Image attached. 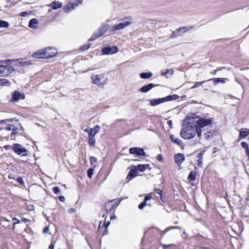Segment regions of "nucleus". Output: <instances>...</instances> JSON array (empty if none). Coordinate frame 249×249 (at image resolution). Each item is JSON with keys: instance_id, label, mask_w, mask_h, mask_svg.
<instances>
[{"instance_id": "7", "label": "nucleus", "mask_w": 249, "mask_h": 249, "mask_svg": "<svg viewBox=\"0 0 249 249\" xmlns=\"http://www.w3.org/2000/svg\"><path fill=\"white\" fill-rule=\"evenodd\" d=\"M131 24V22L126 21L120 22L119 23L111 26L110 28L111 31L114 32L123 29L125 27L129 26Z\"/></svg>"}, {"instance_id": "55", "label": "nucleus", "mask_w": 249, "mask_h": 249, "mask_svg": "<svg viewBox=\"0 0 249 249\" xmlns=\"http://www.w3.org/2000/svg\"><path fill=\"white\" fill-rule=\"evenodd\" d=\"M109 225V222H107V223L105 222V223L103 224V226H104L106 228H107Z\"/></svg>"}, {"instance_id": "10", "label": "nucleus", "mask_w": 249, "mask_h": 249, "mask_svg": "<svg viewBox=\"0 0 249 249\" xmlns=\"http://www.w3.org/2000/svg\"><path fill=\"white\" fill-rule=\"evenodd\" d=\"M174 159L176 163L178 166H180L182 163L185 160V156L184 154L181 153H178L175 155Z\"/></svg>"}, {"instance_id": "3", "label": "nucleus", "mask_w": 249, "mask_h": 249, "mask_svg": "<svg viewBox=\"0 0 249 249\" xmlns=\"http://www.w3.org/2000/svg\"><path fill=\"white\" fill-rule=\"evenodd\" d=\"M177 97H178V96L174 94L173 95H169L164 98L151 99L149 100V102L151 106H155L162 103L176 100L177 99Z\"/></svg>"}, {"instance_id": "22", "label": "nucleus", "mask_w": 249, "mask_h": 249, "mask_svg": "<svg viewBox=\"0 0 249 249\" xmlns=\"http://www.w3.org/2000/svg\"><path fill=\"white\" fill-rule=\"evenodd\" d=\"M153 74L152 72H142L140 73V77L142 79H149Z\"/></svg>"}, {"instance_id": "53", "label": "nucleus", "mask_w": 249, "mask_h": 249, "mask_svg": "<svg viewBox=\"0 0 249 249\" xmlns=\"http://www.w3.org/2000/svg\"><path fill=\"white\" fill-rule=\"evenodd\" d=\"M54 247V245L53 243H51V244L50 245V246L48 248V249H53Z\"/></svg>"}, {"instance_id": "5", "label": "nucleus", "mask_w": 249, "mask_h": 249, "mask_svg": "<svg viewBox=\"0 0 249 249\" xmlns=\"http://www.w3.org/2000/svg\"><path fill=\"white\" fill-rule=\"evenodd\" d=\"M82 2L79 0H72L69 2L63 8V11L67 13H69L72 10H74L79 4H81Z\"/></svg>"}, {"instance_id": "46", "label": "nucleus", "mask_w": 249, "mask_h": 249, "mask_svg": "<svg viewBox=\"0 0 249 249\" xmlns=\"http://www.w3.org/2000/svg\"><path fill=\"white\" fill-rule=\"evenodd\" d=\"M29 15V13L27 12H22L20 13L21 17H27Z\"/></svg>"}, {"instance_id": "9", "label": "nucleus", "mask_w": 249, "mask_h": 249, "mask_svg": "<svg viewBox=\"0 0 249 249\" xmlns=\"http://www.w3.org/2000/svg\"><path fill=\"white\" fill-rule=\"evenodd\" d=\"M129 153L131 154H135L138 156H143L146 155L143 149L139 147H133L129 149Z\"/></svg>"}, {"instance_id": "63", "label": "nucleus", "mask_w": 249, "mask_h": 249, "mask_svg": "<svg viewBox=\"0 0 249 249\" xmlns=\"http://www.w3.org/2000/svg\"><path fill=\"white\" fill-rule=\"evenodd\" d=\"M51 9L49 10V12H51Z\"/></svg>"}, {"instance_id": "2", "label": "nucleus", "mask_w": 249, "mask_h": 249, "mask_svg": "<svg viewBox=\"0 0 249 249\" xmlns=\"http://www.w3.org/2000/svg\"><path fill=\"white\" fill-rule=\"evenodd\" d=\"M12 62H15V65H18L21 63L14 60H0V75L7 76L10 74L14 71V68L10 65Z\"/></svg>"}, {"instance_id": "27", "label": "nucleus", "mask_w": 249, "mask_h": 249, "mask_svg": "<svg viewBox=\"0 0 249 249\" xmlns=\"http://www.w3.org/2000/svg\"><path fill=\"white\" fill-rule=\"evenodd\" d=\"M89 143V145L94 146L95 145V137H88Z\"/></svg>"}, {"instance_id": "6", "label": "nucleus", "mask_w": 249, "mask_h": 249, "mask_svg": "<svg viewBox=\"0 0 249 249\" xmlns=\"http://www.w3.org/2000/svg\"><path fill=\"white\" fill-rule=\"evenodd\" d=\"M12 149L13 151L18 155L21 156L27 155L28 150L20 144H14L12 146Z\"/></svg>"}, {"instance_id": "54", "label": "nucleus", "mask_w": 249, "mask_h": 249, "mask_svg": "<svg viewBox=\"0 0 249 249\" xmlns=\"http://www.w3.org/2000/svg\"><path fill=\"white\" fill-rule=\"evenodd\" d=\"M59 200L60 201L63 202L65 201V197L63 196H61L59 197Z\"/></svg>"}, {"instance_id": "13", "label": "nucleus", "mask_w": 249, "mask_h": 249, "mask_svg": "<svg viewBox=\"0 0 249 249\" xmlns=\"http://www.w3.org/2000/svg\"><path fill=\"white\" fill-rule=\"evenodd\" d=\"M204 153V151L200 152L197 156L198 159L196 160L197 165L199 167H202L203 166V157Z\"/></svg>"}, {"instance_id": "17", "label": "nucleus", "mask_w": 249, "mask_h": 249, "mask_svg": "<svg viewBox=\"0 0 249 249\" xmlns=\"http://www.w3.org/2000/svg\"><path fill=\"white\" fill-rule=\"evenodd\" d=\"M249 134V129L242 128L240 131L239 136L240 138H245Z\"/></svg>"}, {"instance_id": "8", "label": "nucleus", "mask_w": 249, "mask_h": 249, "mask_svg": "<svg viewBox=\"0 0 249 249\" xmlns=\"http://www.w3.org/2000/svg\"><path fill=\"white\" fill-rule=\"evenodd\" d=\"M118 48L117 46H113V47H104L102 50V52L103 54L105 55H109L118 52Z\"/></svg>"}, {"instance_id": "49", "label": "nucleus", "mask_w": 249, "mask_h": 249, "mask_svg": "<svg viewBox=\"0 0 249 249\" xmlns=\"http://www.w3.org/2000/svg\"><path fill=\"white\" fill-rule=\"evenodd\" d=\"M157 160H158L159 161H162V155L160 154L158 155L157 157Z\"/></svg>"}, {"instance_id": "32", "label": "nucleus", "mask_w": 249, "mask_h": 249, "mask_svg": "<svg viewBox=\"0 0 249 249\" xmlns=\"http://www.w3.org/2000/svg\"><path fill=\"white\" fill-rule=\"evenodd\" d=\"M89 160L91 164L93 166H94L97 162V159L94 157H90L89 158Z\"/></svg>"}, {"instance_id": "12", "label": "nucleus", "mask_w": 249, "mask_h": 249, "mask_svg": "<svg viewBox=\"0 0 249 249\" xmlns=\"http://www.w3.org/2000/svg\"><path fill=\"white\" fill-rule=\"evenodd\" d=\"M47 6L52 7L53 9L56 10L62 7V3L58 1H53L52 3L48 4Z\"/></svg>"}, {"instance_id": "26", "label": "nucleus", "mask_w": 249, "mask_h": 249, "mask_svg": "<svg viewBox=\"0 0 249 249\" xmlns=\"http://www.w3.org/2000/svg\"><path fill=\"white\" fill-rule=\"evenodd\" d=\"M188 179L192 180L194 181L196 179V173L195 171H191L190 172L189 176H188Z\"/></svg>"}, {"instance_id": "15", "label": "nucleus", "mask_w": 249, "mask_h": 249, "mask_svg": "<svg viewBox=\"0 0 249 249\" xmlns=\"http://www.w3.org/2000/svg\"><path fill=\"white\" fill-rule=\"evenodd\" d=\"M187 28L186 27H183V28H180L179 29L173 32L171 36V38H174L175 37H177L178 36H179V32H186L187 31Z\"/></svg>"}, {"instance_id": "21", "label": "nucleus", "mask_w": 249, "mask_h": 249, "mask_svg": "<svg viewBox=\"0 0 249 249\" xmlns=\"http://www.w3.org/2000/svg\"><path fill=\"white\" fill-rule=\"evenodd\" d=\"M45 49H48L46 52H47V53H48V55H51V54L52 53H53L54 52H55V53L54 54V55H53V57H54V56L56 55V54H57V50L55 49V48H53V47H47V48H45Z\"/></svg>"}, {"instance_id": "52", "label": "nucleus", "mask_w": 249, "mask_h": 249, "mask_svg": "<svg viewBox=\"0 0 249 249\" xmlns=\"http://www.w3.org/2000/svg\"><path fill=\"white\" fill-rule=\"evenodd\" d=\"M11 148V146L10 145H5L4 146V148L5 149V150H9Z\"/></svg>"}, {"instance_id": "37", "label": "nucleus", "mask_w": 249, "mask_h": 249, "mask_svg": "<svg viewBox=\"0 0 249 249\" xmlns=\"http://www.w3.org/2000/svg\"><path fill=\"white\" fill-rule=\"evenodd\" d=\"M204 82H205V81H203L202 82H197L192 87L191 89H193L198 87H199Z\"/></svg>"}, {"instance_id": "57", "label": "nucleus", "mask_w": 249, "mask_h": 249, "mask_svg": "<svg viewBox=\"0 0 249 249\" xmlns=\"http://www.w3.org/2000/svg\"><path fill=\"white\" fill-rule=\"evenodd\" d=\"M167 124H168V125H169L170 127L171 126V125H172V122L171 120H169L167 122Z\"/></svg>"}, {"instance_id": "61", "label": "nucleus", "mask_w": 249, "mask_h": 249, "mask_svg": "<svg viewBox=\"0 0 249 249\" xmlns=\"http://www.w3.org/2000/svg\"><path fill=\"white\" fill-rule=\"evenodd\" d=\"M101 222L99 224V228H101Z\"/></svg>"}, {"instance_id": "18", "label": "nucleus", "mask_w": 249, "mask_h": 249, "mask_svg": "<svg viewBox=\"0 0 249 249\" xmlns=\"http://www.w3.org/2000/svg\"><path fill=\"white\" fill-rule=\"evenodd\" d=\"M114 204L113 203V201L108 202L105 205V208L107 213L110 212L114 208Z\"/></svg>"}, {"instance_id": "47", "label": "nucleus", "mask_w": 249, "mask_h": 249, "mask_svg": "<svg viewBox=\"0 0 249 249\" xmlns=\"http://www.w3.org/2000/svg\"><path fill=\"white\" fill-rule=\"evenodd\" d=\"M49 231V228L48 227H46L44 228L43 230V232L44 233L48 232Z\"/></svg>"}, {"instance_id": "56", "label": "nucleus", "mask_w": 249, "mask_h": 249, "mask_svg": "<svg viewBox=\"0 0 249 249\" xmlns=\"http://www.w3.org/2000/svg\"><path fill=\"white\" fill-rule=\"evenodd\" d=\"M17 132L16 131V130H14V131H13V132L11 133V137L14 136V135H16L17 134Z\"/></svg>"}, {"instance_id": "38", "label": "nucleus", "mask_w": 249, "mask_h": 249, "mask_svg": "<svg viewBox=\"0 0 249 249\" xmlns=\"http://www.w3.org/2000/svg\"><path fill=\"white\" fill-rule=\"evenodd\" d=\"M179 229L180 227H178V226H171V227H169L166 228L164 230V233H165V232L168 231L169 230H172V229Z\"/></svg>"}, {"instance_id": "25", "label": "nucleus", "mask_w": 249, "mask_h": 249, "mask_svg": "<svg viewBox=\"0 0 249 249\" xmlns=\"http://www.w3.org/2000/svg\"><path fill=\"white\" fill-rule=\"evenodd\" d=\"M241 144L242 146L245 149L247 155L249 158V148L248 143L246 142H242Z\"/></svg>"}, {"instance_id": "41", "label": "nucleus", "mask_w": 249, "mask_h": 249, "mask_svg": "<svg viewBox=\"0 0 249 249\" xmlns=\"http://www.w3.org/2000/svg\"><path fill=\"white\" fill-rule=\"evenodd\" d=\"M154 191L160 196V199H162V191L160 189H155Z\"/></svg>"}, {"instance_id": "44", "label": "nucleus", "mask_w": 249, "mask_h": 249, "mask_svg": "<svg viewBox=\"0 0 249 249\" xmlns=\"http://www.w3.org/2000/svg\"><path fill=\"white\" fill-rule=\"evenodd\" d=\"M12 221H13L14 226H15V225H16L17 224L20 223V221L15 217L12 219Z\"/></svg>"}, {"instance_id": "50", "label": "nucleus", "mask_w": 249, "mask_h": 249, "mask_svg": "<svg viewBox=\"0 0 249 249\" xmlns=\"http://www.w3.org/2000/svg\"><path fill=\"white\" fill-rule=\"evenodd\" d=\"M21 221L24 223H27V222H29V220L26 218H21Z\"/></svg>"}, {"instance_id": "28", "label": "nucleus", "mask_w": 249, "mask_h": 249, "mask_svg": "<svg viewBox=\"0 0 249 249\" xmlns=\"http://www.w3.org/2000/svg\"><path fill=\"white\" fill-rule=\"evenodd\" d=\"M9 26V24L8 22L0 20V28H7Z\"/></svg>"}, {"instance_id": "45", "label": "nucleus", "mask_w": 249, "mask_h": 249, "mask_svg": "<svg viewBox=\"0 0 249 249\" xmlns=\"http://www.w3.org/2000/svg\"><path fill=\"white\" fill-rule=\"evenodd\" d=\"M151 198L152 197L150 194H148L145 196L144 199L145 200V201H147V200H150Z\"/></svg>"}, {"instance_id": "14", "label": "nucleus", "mask_w": 249, "mask_h": 249, "mask_svg": "<svg viewBox=\"0 0 249 249\" xmlns=\"http://www.w3.org/2000/svg\"><path fill=\"white\" fill-rule=\"evenodd\" d=\"M137 176V172L136 170L133 169H131L126 179L129 181L132 179L133 178H135Z\"/></svg>"}, {"instance_id": "60", "label": "nucleus", "mask_w": 249, "mask_h": 249, "mask_svg": "<svg viewBox=\"0 0 249 249\" xmlns=\"http://www.w3.org/2000/svg\"><path fill=\"white\" fill-rule=\"evenodd\" d=\"M216 72H217V71H216V70H214V71H212V72H211V73H212V74H215V73H216Z\"/></svg>"}, {"instance_id": "59", "label": "nucleus", "mask_w": 249, "mask_h": 249, "mask_svg": "<svg viewBox=\"0 0 249 249\" xmlns=\"http://www.w3.org/2000/svg\"><path fill=\"white\" fill-rule=\"evenodd\" d=\"M217 79H219V80H218V83L221 82V83H225V81L222 80V79L220 78H218Z\"/></svg>"}, {"instance_id": "20", "label": "nucleus", "mask_w": 249, "mask_h": 249, "mask_svg": "<svg viewBox=\"0 0 249 249\" xmlns=\"http://www.w3.org/2000/svg\"><path fill=\"white\" fill-rule=\"evenodd\" d=\"M38 24V21L36 18H33L30 20L29 23V26L32 28H36V25Z\"/></svg>"}, {"instance_id": "42", "label": "nucleus", "mask_w": 249, "mask_h": 249, "mask_svg": "<svg viewBox=\"0 0 249 249\" xmlns=\"http://www.w3.org/2000/svg\"><path fill=\"white\" fill-rule=\"evenodd\" d=\"M17 181L18 183L21 184H23L24 183V182L23 181L22 178H21L20 177L17 178Z\"/></svg>"}, {"instance_id": "24", "label": "nucleus", "mask_w": 249, "mask_h": 249, "mask_svg": "<svg viewBox=\"0 0 249 249\" xmlns=\"http://www.w3.org/2000/svg\"><path fill=\"white\" fill-rule=\"evenodd\" d=\"M149 166V164H139L137 166V169L141 172H143L147 168H148Z\"/></svg>"}, {"instance_id": "35", "label": "nucleus", "mask_w": 249, "mask_h": 249, "mask_svg": "<svg viewBox=\"0 0 249 249\" xmlns=\"http://www.w3.org/2000/svg\"><path fill=\"white\" fill-rule=\"evenodd\" d=\"M93 169L89 168L88 170L87 175L89 178H91L93 174Z\"/></svg>"}, {"instance_id": "62", "label": "nucleus", "mask_w": 249, "mask_h": 249, "mask_svg": "<svg viewBox=\"0 0 249 249\" xmlns=\"http://www.w3.org/2000/svg\"><path fill=\"white\" fill-rule=\"evenodd\" d=\"M20 128L21 129H23L22 127L21 126H20Z\"/></svg>"}, {"instance_id": "33", "label": "nucleus", "mask_w": 249, "mask_h": 249, "mask_svg": "<svg viewBox=\"0 0 249 249\" xmlns=\"http://www.w3.org/2000/svg\"><path fill=\"white\" fill-rule=\"evenodd\" d=\"M100 36H101V35H99V33H95L92 35L91 37L89 39V41L94 40Z\"/></svg>"}, {"instance_id": "16", "label": "nucleus", "mask_w": 249, "mask_h": 249, "mask_svg": "<svg viewBox=\"0 0 249 249\" xmlns=\"http://www.w3.org/2000/svg\"><path fill=\"white\" fill-rule=\"evenodd\" d=\"M170 138L171 139V141L177 144V145L180 146L182 144L183 142L182 141L179 140L177 137H176L175 135L173 134H171L170 135Z\"/></svg>"}, {"instance_id": "30", "label": "nucleus", "mask_w": 249, "mask_h": 249, "mask_svg": "<svg viewBox=\"0 0 249 249\" xmlns=\"http://www.w3.org/2000/svg\"><path fill=\"white\" fill-rule=\"evenodd\" d=\"M5 129L8 131H14L16 130L17 128L14 125L8 124L5 126Z\"/></svg>"}, {"instance_id": "48", "label": "nucleus", "mask_w": 249, "mask_h": 249, "mask_svg": "<svg viewBox=\"0 0 249 249\" xmlns=\"http://www.w3.org/2000/svg\"><path fill=\"white\" fill-rule=\"evenodd\" d=\"M90 47V45H86V46H84L83 47H82L81 48V49L83 50V51H85V50H86L87 49H88Z\"/></svg>"}, {"instance_id": "39", "label": "nucleus", "mask_w": 249, "mask_h": 249, "mask_svg": "<svg viewBox=\"0 0 249 249\" xmlns=\"http://www.w3.org/2000/svg\"><path fill=\"white\" fill-rule=\"evenodd\" d=\"M100 126L98 125H96L93 128H91V129H94V134H97L100 130Z\"/></svg>"}, {"instance_id": "4", "label": "nucleus", "mask_w": 249, "mask_h": 249, "mask_svg": "<svg viewBox=\"0 0 249 249\" xmlns=\"http://www.w3.org/2000/svg\"><path fill=\"white\" fill-rule=\"evenodd\" d=\"M48 50V49H45V48L40 49L33 53L32 56L33 57L38 59L50 58L53 57V55L55 53V52L52 53L51 55H50V54L48 55V53L46 52Z\"/></svg>"}, {"instance_id": "58", "label": "nucleus", "mask_w": 249, "mask_h": 249, "mask_svg": "<svg viewBox=\"0 0 249 249\" xmlns=\"http://www.w3.org/2000/svg\"><path fill=\"white\" fill-rule=\"evenodd\" d=\"M172 245H165V244H163L162 245V247L164 248H168L170 246H171Z\"/></svg>"}, {"instance_id": "40", "label": "nucleus", "mask_w": 249, "mask_h": 249, "mask_svg": "<svg viewBox=\"0 0 249 249\" xmlns=\"http://www.w3.org/2000/svg\"><path fill=\"white\" fill-rule=\"evenodd\" d=\"M53 192L55 194H58L60 193V190L57 186H55L53 189Z\"/></svg>"}, {"instance_id": "34", "label": "nucleus", "mask_w": 249, "mask_h": 249, "mask_svg": "<svg viewBox=\"0 0 249 249\" xmlns=\"http://www.w3.org/2000/svg\"><path fill=\"white\" fill-rule=\"evenodd\" d=\"M147 204L146 203V201H145V200L144 199V201L142 202L138 206V208L139 209L142 210L144 208L145 206H146Z\"/></svg>"}, {"instance_id": "31", "label": "nucleus", "mask_w": 249, "mask_h": 249, "mask_svg": "<svg viewBox=\"0 0 249 249\" xmlns=\"http://www.w3.org/2000/svg\"><path fill=\"white\" fill-rule=\"evenodd\" d=\"M91 79L92 82L94 84H98L100 81L99 76L97 75L93 76L92 77Z\"/></svg>"}, {"instance_id": "23", "label": "nucleus", "mask_w": 249, "mask_h": 249, "mask_svg": "<svg viewBox=\"0 0 249 249\" xmlns=\"http://www.w3.org/2000/svg\"><path fill=\"white\" fill-rule=\"evenodd\" d=\"M21 96V94L19 91H16L13 93L12 100L14 101H18Z\"/></svg>"}, {"instance_id": "11", "label": "nucleus", "mask_w": 249, "mask_h": 249, "mask_svg": "<svg viewBox=\"0 0 249 249\" xmlns=\"http://www.w3.org/2000/svg\"><path fill=\"white\" fill-rule=\"evenodd\" d=\"M155 87V85L152 83H150L148 85H145L142 87L139 91L143 92V93H146L149 90H150L153 88Z\"/></svg>"}, {"instance_id": "51", "label": "nucleus", "mask_w": 249, "mask_h": 249, "mask_svg": "<svg viewBox=\"0 0 249 249\" xmlns=\"http://www.w3.org/2000/svg\"><path fill=\"white\" fill-rule=\"evenodd\" d=\"M218 80L219 79H217V78H214L213 79V83L214 85H216L217 83H218Z\"/></svg>"}, {"instance_id": "43", "label": "nucleus", "mask_w": 249, "mask_h": 249, "mask_svg": "<svg viewBox=\"0 0 249 249\" xmlns=\"http://www.w3.org/2000/svg\"><path fill=\"white\" fill-rule=\"evenodd\" d=\"M170 71H172V70H168V69H166V71L165 72L164 71H161V74L162 75H163V76H166V77H167V73Z\"/></svg>"}, {"instance_id": "19", "label": "nucleus", "mask_w": 249, "mask_h": 249, "mask_svg": "<svg viewBox=\"0 0 249 249\" xmlns=\"http://www.w3.org/2000/svg\"><path fill=\"white\" fill-rule=\"evenodd\" d=\"M108 30V25H102L100 28L99 29L98 32L99 33V35H104L107 30Z\"/></svg>"}, {"instance_id": "36", "label": "nucleus", "mask_w": 249, "mask_h": 249, "mask_svg": "<svg viewBox=\"0 0 249 249\" xmlns=\"http://www.w3.org/2000/svg\"><path fill=\"white\" fill-rule=\"evenodd\" d=\"M9 84V82L6 79H0V85L5 86Z\"/></svg>"}, {"instance_id": "1", "label": "nucleus", "mask_w": 249, "mask_h": 249, "mask_svg": "<svg viewBox=\"0 0 249 249\" xmlns=\"http://www.w3.org/2000/svg\"><path fill=\"white\" fill-rule=\"evenodd\" d=\"M213 118L199 117L195 113L190 114L184 120V124L180 131V136L184 139L190 140L196 135L201 139L202 133L204 137L209 139L213 134V130H208L213 121Z\"/></svg>"}, {"instance_id": "64", "label": "nucleus", "mask_w": 249, "mask_h": 249, "mask_svg": "<svg viewBox=\"0 0 249 249\" xmlns=\"http://www.w3.org/2000/svg\"><path fill=\"white\" fill-rule=\"evenodd\" d=\"M71 210V212L74 211V210Z\"/></svg>"}, {"instance_id": "29", "label": "nucleus", "mask_w": 249, "mask_h": 249, "mask_svg": "<svg viewBox=\"0 0 249 249\" xmlns=\"http://www.w3.org/2000/svg\"><path fill=\"white\" fill-rule=\"evenodd\" d=\"M85 131L88 133V137H95V135L96 134H94V129H91V128L89 129L87 128L85 130Z\"/></svg>"}]
</instances>
